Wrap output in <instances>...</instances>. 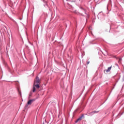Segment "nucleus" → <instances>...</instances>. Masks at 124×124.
Returning <instances> with one entry per match:
<instances>
[{
    "label": "nucleus",
    "mask_w": 124,
    "mask_h": 124,
    "mask_svg": "<svg viewBox=\"0 0 124 124\" xmlns=\"http://www.w3.org/2000/svg\"><path fill=\"white\" fill-rule=\"evenodd\" d=\"M40 84H35L33 83V88H32V92L33 93H34L37 89V90H38L39 88H40Z\"/></svg>",
    "instance_id": "1"
},
{
    "label": "nucleus",
    "mask_w": 124,
    "mask_h": 124,
    "mask_svg": "<svg viewBox=\"0 0 124 124\" xmlns=\"http://www.w3.org/2000/svg\"><path fill=\"white\" fill-rule=\"evenodd\" d=\"M33 84H40V79L38 77H36L35 80L34 81Z\"/></svg>",
    "instance_id": "2"
},
{
    "label": "nucleus",
    "mask_w": 124,
    "mask_h": 124,
    "mask_svg": "<svg viewBox=\"0 0 124 124\" xmlns=\"http://www.w3.org/2000/svg\"><path fill=\"white\" fill-rule=\"evenodd\" d=\"M34 100V99L29 100L27 103V104L26 105V107H28V105H31V103H32Z\"/></svg>",
    "instance_id": "3"
},
{
    "label": "nucleus",
    "mask_w": 124,
    "mask_h": 124,
    "mask_svg": "<svg viewBox=\"0 0 124 124\" xmlns=\"http://www.w3.org/2000/svg\"><path fill=\"white\" fill-rule=\"evenodd\" d=\"M112 68V66H111L110 67H109L108 69L107 70H104V72H106V73H108V72H110V70H111Z\"/></svg>",
    "instance_id": "4"
},
{
    "label": "nucleus",
    "mask_w": 124,
    "mask_h": 124,
    "mask_svg": "<svg viewBox=\"0 0 124 124\" xmlns=\"http://www.w3.org/2000/svg\"><path fill=\"white\" fill-rule=\"evenodd\" d=\"M83 117H84V115H82L80 117H79L78 119L77 120V121H76V123H78V122H79L80 121H82V119L83 118Z\"/></svg>",
    "instance_id": "5"
},
{
    "label": "nucleus",
    "mask_w": 124,
    "mask_h": 124,
    "mask_svg": "<svg viewBox=\"0 0 124 124\" xmlns=\"http://www.w3.org/2000/svg\"><path fill=\"white\" fill-rule=\"evenodd\" d=\"M122 58H119V62H122Z\"/></svg>",
    "instance_id": "6"
},
{
    "label": "nucleus",
    "mask_w": 124,
    "mask_h": 124,
    "mask_svg": "<svg viewBox=\"0 0 124 124\" xmlns=\"http://www.w3.org/2000/svg\"><path fill=\"white\" fill-rule=\"evenodd\" d=\"M92 113H93V114H94V113H97V111H93V112H92Z\"/></svg>",
    "instance_id": "7"
},
{
    "label": "nucleus",
    "mask_w": 124,
    "mask_h": 124,
    "mask_svg": "<svg viewBox=\"0 0 124 124\" xmlns=\"http://www.w3.org/2000/svg\"><path fill=\"white\" fill-rule=\"evenodd\" d=\"M89 63H90V61L87 62V64H89Z\"/></svg>",
    "instance_id": "8"
}]
</instances>
